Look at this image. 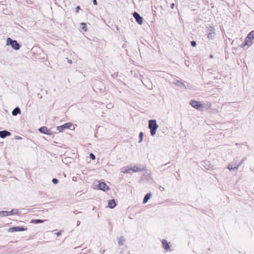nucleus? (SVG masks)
<instances>
[{
  "mask_svg": "<svg viewBox=\"0 0 254 254\" xmlns=\"http://www.w3.org/2000/svg\"><path fill=\"white\" fill-rule=\"evenodd\" d=\"M246 46H248V44H245V42L241 45V47L242 48H244Z\"/></svg>",
  "mask_w": 254,
  "mask_h": 254,
  "instance_id": "2f4dec72",
  "label": "nucleus"
},
{
  "mask_svg": "<svg viewBox=\"0 0 254 254\" xmlns=\"http://www.w3.org/2000/svg\"><path fill=\"white\" fill-rule=\"evenodd\" d=\"M98 188L100 190L106 191L109 190V187L104 182H102L99 184Z\"/></svg>",
  "mask_w": 254,
  "mask_h": 254,
  "instance_id": "9b49d317",
  "label": "nucleus"
},
{
  "mask_svg": "<svg viewBox=\"0 0 254 254\" xmlns=\"http://www.w3.org/2000/svg\"><path fill=\"white\" fill-rule=\"evenodd\" d=\"M108 206L111 209L114 208L116 206V203L115 199L110 200L108 202Z\"/></svg>",
  "mask_w": 254,
  "mask_h": 254,
  "instance_id": "2eb2a0df",
  "label": "nucleus"
},
{
  "mask_svg": "<svg viewBox=\"0 0 254 254\" xmlns=\"http://www.w3.org/2000/svg\"><path fill=\"white\" fill-rule=\"evenodd\" d=\"M160 188H161V189H160V190H164V188H163V187H160Z\"/></svg>",
  "mask_w": 254,
  "mask_h": 254,
  "instance_id": "ea45409f",
  "label": "nucleus"
},
{
  "mask_svg": "<svg viewBox=\"0 0 254 254\" xmlns=\"http://www.w3.org/2000/svg\"><path fill=\"white\" fill-rule=\"evenodd\" d=\"M11 135V133L7 130L0 131V137L4 138L7 136H9Z\"/></svg>",
  "mask_w": 254,
  "mask_h": 254,
  "instance_id": "f8f14e48",
  "label": "nucleus"
},
{
  "mask_svg": "<svg viewBox=\"0 0 254 254\" xmlns=\"http://www.w3.org/2000/svg\"><path fill=\"white\" fill-rule=\"evenodd\" d=\"M66 59H67V63L68 64H71L72 63V62L71 60L68 59L67 58H66Z\"/></svg>",
  "mask_w": 254,
  "mask_h": 254,
  "instance_id": "72a5a7b5",
  "label": "nucleus"
},
{
  "mask_svg": "<svg viewBox=\"0 0 254 254\" xmlns=\"http://www.w3.org/2000/svg\"><path fill=\"white\" fill-rule=\"evenodd\" d=\"M210 58H213V55H211L210 56Z\"/></svg>",
  "mask_w": 254,
  "mask_h": 254,
  "instance_id": "79ce46f5",
  "label": "nucleus"
},
{
  "mask_svg": "<svg viewBox=\"0 0 254 254\" xmlns=\"http://www.w3.org/2000/svg\"><path fill=\"white\" fill-rule=\"evenodd\" d=\"M176 86L179 87L181 89H190L191 88V86H190V84H189L186 82H182V81H180L179 80L176 81Z\"/></svg>",
  "mask_w": 254,
  "mask_h": 254,
  "instance_id": "20e7f679",
  "label": "nucleus"
},
{
  "mask_svg": "<svg viewBox=\"0 0 254 254\" xmlns=\"http://www.w3.org/2000/svg\"><path fill=\"white\" fill-rule=\"evenodd\" d=\"M40 95V94H39H39H38V96H39V97H40V98H42V96H40V95Z\"/></svg>",
  "mask_w": 254,
  "mask_h": 254,
  "instance_id": "a18cd8bd",
  "label": "nucleus"
},
{
  "mask_svg": "<svg viewBox=\"0 0 254 254\" xmlns=\"http://www.w3.org/2000/svg\"><path fill=\"white\" fill-rule=\"evenodd\" d=\"M6 45H10L11 47L15 50H18L20 49V45L16 40H13L11 39L10 38H7L6 40Z\"/></svg>",
  "mask_w": 254,
  "mask_h": 254,
  "instance_id": "f03ea898",
  "label": "nucleus"
},
{
  "mask_svg": "<svg viewBox=\"0 0 254 254\" xmlns=\"http://www.w3.org/2000/svg\"><path fill=\"white\" fill-rule=\"evenodd\" d=\"M80 8V6H76V10H75V12L76 13H78V11H79V9Z\"/></svg>",
  "mask_w": 254,
  "mask_h": 254,
  "instance_id": "c756f323",
  "label": "nucleus"
},
{
  "mask_svg": "<svg viewBox=\"0 0 254 254\" xmlns=\"http://www.w3.org/2000/svg\"><path fill=\"white\" fill-rule=\"evenodd\" d=\"M234 166L231 165V164H229L228 166V169L230 170H234V169H236L235 168H234Z\"/></svg>",
  "mask_w": 254,
  "mask_h": 254,
  "instance_id": "a878e982",
  "label": "nucleus"
},
{
  "mask_svg": "<svg viewBox=\"0 0 254 254\" xmlns=\"http://www.w3.org/2000/svg\"><path fill=\"white\" fill-rule=\"evenodd\" d=\"M20 213L19 210L18 209H12L10 211H0V216H9L14 214H18Z\"/></svg>",
  "mask_w": 254,
  "mask_h": 254,
  "instance_id": "7ed1b4c3",
  "label": "nucleus"
},
{
  "mask_svg": "<svg viewBox=\"0 0 254 254\" xmlns=\"http://www.w3.org/2000/svg\"><path fill=\"white\" fill-rule=\"evenodd\" d=\"M248 39L252 41L254 39V31L250 32L247 36Z\"/></svg>",
  "mask_w": 254,
  "mask_h": 254,
  "instance_id": "a211bd4d",
  "label": "nucleus"
},
{
  "mask_svg": "<svg viewBox=\"0 0 254 254\" xmlns=\"http://www.w3.org/2000/svg\"><path fill=\"white\" fill-rule=\"evenodd\" d=\"M151 195H152V194L151 193H147L144 197V198L143 200V203L145 204L146 203H147L148 200L150 198Z\"/></svg>",
  "mask_w": 254,
  "mask_h": 254,
  "instance_id": "f3484780",
  "label": "nucleus"
},
{
  "mask_svg": "<svg viewBox=\"0 0 254 254\" xmlns=\"http://www.w3.org/2000/svg\"><path fill=\"white\" fill-rule=\"evenodd\" d=\"M40 95V94H39H39H38V96H39V97H40V98H42V96H40V95Z\"/></svg>",
  "mask_w": 254,
  "mask_h": 254,
  "instance_id": "37998d69",
  "label": "nucleus"
},
{
  "mask_svg": "<svg viewBox=\"0 0 254 254\" xmlns=\"http://www.w3.org/2000/svg\"><path fill=\"white\" fill-rule=\"evenodd\" d=\"M160 188H161V189H160V190H164V188H163V187H160Z\"/></svg>",
  "mask_w": 254,
  "mask_h": 254,
  "instance_id": "a19ab883",
  "label": "nucleus"
},
{
  "mask_svg": "<svg viewBox=\"0 0 254 254\" xmlns=\"http://www.w3.org/2000/svg\"><path fill=\"white\" fill-rule=\"evenodd\" d=\"M80 224V222L79 221H77V226L79 225Z\"/></svg>",
  "mask_w": 254,
  "mask_h": 254,
  "instance_id": "e433bc0d",
  "label": "nucleus"
},
{
  "mask_svg": "<svg viewBox=\"0 0 254 254\" xmlns=\"http://www.w3.org/2000/svg\"><path fill=\"white\" fill-rule=\"evenodd\" d=\"M143 133L142 132H140L139 133V140L138 141L139 143H141L143 139Z\"/></svg>",
  "mask_w": 254,
  "mask_h": 254,
  "instance_id": "b1692460",
  "label": "nucleus"
},
{
  "mask_svg": "<svg viewBox=\"0 0 254 254\" xmlns=\"http://www.w3.org/2000/svg\"><path fill=\"white\" fill-rule=\"evenodd\" d=\"M190 44H191V46L194 47L196 46V43L195 41H192L190 43Z\"/></svg>",
  "mask_w": 254,
  "mask_h": 254,
  "instance_id": "cd10ccee",
  "label": "nucleus"
},
{
  "mask_svg": "<svg viewBox=\"0 0 254 254\" xmlns=\"http://www.w3.org/2000/svg\"><path fill=\"white\" fill-rule=\"evenodd\" d=\"M21 110L20 109L17 107L14 109V110L12 111V115L13 116H17L18 114H20Z\"/></svg>",
  "mask_w": 254,
  "mask_h": 254,
  "instance_id": "dca6fc26",
  "label": "nucleus"
},
{
  "mask_svg": "<svg viewBox=\"0 0 254 254\" xmlns=\"http://www.w3.org/2000/svg\"><path fill=\"white\" fill-rule=\"evenodd\" d=\"M206 33L208 39H212L214 38L215 32L214 29L213 27L209 26V27H207Z\"/></svg>",
  "mask_w": 254,
  "mask_h": 254,
  "instance_id": "423d86ee",
  "label": "nucleus"
},
{
  "mask_svg": "<svg viewBox=\"0 0 254 254\" xmlns=\"http://www.w3.org/2000/svg\"><path fill=\"white\" fill-rule=\"evenodd\" d=\"M148 127L150 129L151 135L153 136L156 133V130L158 128V125L157 124L156 120H149L148 122Z\"/></svg>",
  "mask_w": 254,
  "mask_h": 254,
  "instance_id": "f257e3e1",
  "label": "nucleus"
},
{
  "mask_svg": "<svg viewBox=\"0 0 254 254\" xmlns=\"http://www.w3.org/2000/svg\"><path fill=\"white\" fill-rule=\"evenodd\" d=\"M27 228H24L22 226H16L10 227L8 229V231L9 232L13 233L17 231H26Z\"/></svg>",
  "mask_w": 254,
  "mask_h": 254,
  "instance_id": "0eeeda50",
  "label": "nucleus"
},
{
  "mask_svg": "<svg viewBox=\"0 0 254 254\" xmlns=\"http://www.w3.org/2000/svg\"><path fill=\"white\" fill-rule=\"evenodd\" d=\"M162 244L163 248L165 250H168L169 249H170V246L166 240H164V239L162 240Z\"/></svg>",
  "mask_w": 254,
  "mask_h": 254,
  "instance_id": "4468645a",
  "label": "nucleus"
},
{
  "mask_svg": "<svg viewBox=\"0 0 254 254\" xmlns=\"http://www.w3.org/2000/svg\"><path fill=\"white\" fill-rule=\"evenodd\" d=\"M171 8H172V9H173V8H174V5H175V3H171Z\"/></svg>",
  "mask_w": 254,
  "mask_h": 254,
  "instance_id": "c9c22d12",
  "label": "nucleus"
},
{
  "mask_svg": "<svg viewBox=\"0 0 254 254\" xmlns=\"http://www.w3.org/2000/svg\"><path fill=\"white\" fill-rule=\"evenodd\" d=\"M20 138H21L20 137L18 136H16V139H20Z\"/></svg>",
  "mask_w": 254,
  "mask_h": 254,
  "instance_id": "4c0bfd02",
  "label": "nucleus"
},
{
  "mask_svg": "<svg viewBox=\"0 0 254 254\" xmlns=\"http://www.w3.org/2000/svg\"><path fill=\"white\" fill-rule=\"evenodd\" d=\"M93 2L94 5H97V2L96 0H93Z\"/></svg>",
  "mask_w": 254,
  "mask_h": 254,
  "instance_id": "f704fd0d",
  "label": "nucleus"
},
{
  "mask_svg": "<svg viewBox=\"0 0 254 254\" xmlns=\"http://www.w3.org/2000/svg\"><path fill=\"white\" fill-rule=\"evenodd\" d=\"M52 182L54 184H57L59 182V180L56 178H54L52 179Z\"/></svg>",
  "mask_w": 254,
  "mask_h": 254,
  "instance_id": "bb28decb",
  "label": "nucleus"
},
{
  "mask_svg": "<svg viewBox=\"0 0 254 254\" xmlns=\"http://www.w3.org/2000/svg\"><path fill=\"white\" fill-rule=\"evenodd\" d=\"M56 235L57 236H60L61 235V231H60V232H58L56 233Z\"/></svg>",
  "mask_w": 254,
  "mask_h": 254,
  "instance_id": "473e14b6",
  "label": "nucleus"
},
{
  "mask_svg": "<svg viewBox=\"0 0 254 254\" xmlns=\"http://www.w3.org/2000/svg\"><path fill=\"white\" fill-rule=\"evenodd\" d=\"M40 95V94H39H39H38V96H39V97H40V98H42V96H40V95Z\"/></svg>",
  "mask_w": 254,
  "mask_h": 254,
  "instance_id": "c03bdc74",
  "label": "nucleus"
},
{
  "mask_svg": "<svg viewBox=\"0 0 254 254\" xmlns=\"http://www.w3.org/2000/svg\"><path fill=\"white\" fill-rule=\"evenodd\" d=\"M244 160H245V159H242L241 162H240V163L239 164H236L235 165V166H234V168H235L236 169H237L244 162Z\"/></svg>",
  "mask_w": 254,
  "mask_h": 254,
  "instance_id": "5701e85b",
  "label": "nucleus"
},
{
  "mask_svg": "<svg viewBox=\"0 0 254 254\" xmlns=\"http://www.w3.org/2000/svg\"><path fill=\"white\" fill-rule=\"evenodd\" d=\"M133 17L136 21L140 25L143 23V18L136 12H134L133 14Z\"/></svg>",
  "mask_w": 254,
  "mask_h": 254,
  "instance_id": "1a4fd4ad",
  "label": "nucleus"
},
{
  "mask_svg": "<svg viewBox=\"0 0 254 254\" xmlns=\"http://www.w3.org/2000/svg\"><path fill=\"white\" fill-rule=\"evenodd\" d=\"M126 240L124 237H120L118 239V244L119 246H122L124 244Z\"/></svg>",
  "mask_w": 254,
  "mask_h": 254,
  "instance_id": "6ab92c4d",
  "label": "nucleus"
},
{
  "mask_svg": "<svg viewBox=\"0 0 254 254\" xmlns=\"http://www.w3.org/2000/svg\"><path fill=\"white\" fill-rule=\"evenodd\" d=\"M39 131L43 134L50 135L51 134V132L49 129L48 128L46 127H42L39 128Z\"/></svg>",
  "mask_w": 254,
  "mask_h": 254,
  "instance_id": "9d476101",
  "label": "nucleus"
},
{
  "mask_svg": "<svg viewBox=\"0 0 254 254\" xmlns=\"http://www.w3.org/2000/svg\"><path fill=\"white\" fill-rule=\"evenodd\" d=\"M90 158L92 160H94L95 159V156L93 153H90Z\"/></svg>",
  "mask_w": 254,
  "mask_h": 254,
  "instance_id": "c85d7f7f",
  "label": "nucleus"
},
{
  "mask_svg": "<svg viewBox=\"0 0 254 254\" xmlns=\"http://www.w3.org/2000/svg\"><path fill=\"white\" fill-rule=\"evenodd\" d=\"M130 171H131V169H130V168H123L122 170V172L124 173H129Z\"/></svg>",
  "mask_w": 254,
  "mask_h": 254,
  "instance_id": "412c9836",
  "label": "nucleus"
},
{
  "mask_svg": "<svg viewBox=\"0 0 254 254\" xmlns=\"http://www.w3.org/2000/svg\"><path fill=\"white\" fill-rule=\"evenodd\" d=\"M80 24L82 25V27H81L82 29H83V30L86 31L87 30L86 24L85 23L82 22V23H81Z\"/></svg>",
  "mask_w": 254,
  "mask_h": 254,
  "instance_id": "393cba45",
  "label": "nucleus"
},
{
  "mask_svg": "<svg viewBox=\"0 0 254 254\" xmlns=\"http://www.w3.org/2000/svg\"><path fill=\"white\" fill-rule=\"evenodd\" d=\"M131 171L133 172H141L145 170V167H138L137 166H134L133 167L130 168Z\"/></svg>",
  "mask_w": 254,
  "mask_h": 254,
  "instance_id": "ddd939ff",
  "label": "nucleus"
},
{
  "mask_svg": "<svg viewBox=\"0 0 254 254\" xmlns=\"http://www.w3.org/2000/svg\"><path fill=\"white\" fill-rule=\"evenodd\" d=\"M160 188H161V189H160V190H164V188H163V187H160Z\"/></svg>",
  "mask_w": 254,
  "mask_h": 254,
  "instance_id": "58836bf2",
  "label": "nucleus"
},
{
  "mask_svg": "<svg viewBox=\"0 0 254 254\" xmlns=\"http://www.w3.org/2000/svg\"><path fill=\"white\" fill-rule=\"evenodd\" d=\"M71 125L72 124L70 123H65L63 125L58 127L57 130L60 132H62L64 131L65 129L69 128L71 126Z\"/></svg>",
  "mask_w": 254,
  "mask_h": 254,
  "instance_id": "6e6552de",
  "label": "nucleus"
},
{
  "mask_svg": "<svg viewBox=\"0 0 254 254\" xmlns=\"http://www.w3.org/2000/svg\"><path fill=\"white\" fill-rule=\"evenodd\" d=\"M190 104L195 109L200 111L203 110V106L200 102L193 100H190Z\"/></svg>",
  "mask_w": 254,
  "mask_h": 254,
  "instance_id": "39448f33",
  "label": "nucleus"
},
{
  "mask_svg": "<svg viewBox=\"0 0 254 254\" xmlns=\"http://www.w3.org/2000/svg\"><path fill=\"white\" fill-rule=\"evenodd\" d=\"M32 222L34 223H43L44 222V220H41V219H34V220H32Z\"/></svg>",
  "mask_w": 254,
  "mask_h": 254,
  "instance_id": "4be33fe9",
  "label": "nucleus"
},
{
  "mask_svg": "<svg viewBox=\"0 0 254 254\" xmlns=\"http://www.w3.org/2000/svg\"><path fill=\"white\" fill-rule=\"evenodd\" d=\"M244 41L245 44H248V47L251 46L253 44L252 41L250 40L249 39H248L247 37L245 38Z\"/></svg>",
  "mask_w": 254,
  "mask_h": 254,
  "instance_id": "aec40b11",
  "label": "nucleus"
},
{
  "mask_svg": "<svg viewBox=\"0 0 254 254\" xmlns=\"http://www.w3.org/2000/svg\"><path fill=\"white\" fill-rule=\"evenodd\" d=\"M112 107H113V105H112V104H108L107 105V108H108L110 109V108H112Z\"/></svg>",
  "mask_w": 254,
  "mask_h": 254,
  "instance_id": "7c9ffc66",
  "label": "nucleus"
}]
</instances>
